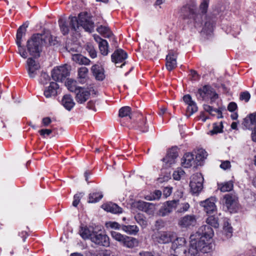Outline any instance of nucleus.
<instances>
[{"label":"nucleus","mask_w":256,"mask_h":256,"mask_svg":"<svg viewBox=\"0 0 256 256\" xmlns=\"http://www.w3.org/2000/svg\"><path fill=\"white\" fill-rule=\"evenodd\" d=\"M184 172L182 170L175 171L173 173V178L175 180H180L181 176L184 175Z\"/></svg>","instance_id":"nucleus-57"},{"label":"nucleus","mask_w":256,"mask_h":256,"mask_svg":"<svg viewBox=\"0 0 256 256\" xmlns=\"http://www.w3.org/2000/svg\"><path fill=\"white\" fill-rule=\"evenodd\" d=\"M233 188V184L230 181L222 184L220 188V190L222 192H228L231 190Z\"/></svg>","instance_id":"nucleus-44"},{"label":"nucleus","mask_w":256,"mask_h":256,"mask_svg":"<svg viewBox=\"0 0 256 256\" xmlns=\"http://www.w3.org/2000/svg\"><path fill=\"white\" fill-rule=\"evenodd\" d=\"M237 108V104L236 102H231L228 106V110L230 112H234Z\"/></svg>","instance_id":"nucleus-61"},{"label":"nucleus","mask_w":256,"mask_h":256,"mask_svg":"<svg viewBox=\"0 0 256 256\" xmlns=\"http://www.w3.org/2000/svg\"><path fill=\"white\" fill-rule=\"evenodd\" d=\"M106 226L107 228H111L112 229L114 230H120V228H122V226L120 225L117 222H109L106 224Z\"/></svg>","instance_id":"nucleus-49"},{"label":"nucleus","mask_w":256,"mask_h":256,"mask_svg":"<svg viewBox=\"0 0 256 256\" xmlns=\"http://www.w3.org/2000/svg\"><path fill=\"white\" fill-rule=\"evenodd\" d=\"M28 24H24L19 27L17 30L16 36V43L18 46V53L22 57L26 58L28 54L26 50L21 46V40L24 36L25 35Z\"/></svg>","instance_id":"nucleus-8"},{"label":"nucleus","mask_w":256,"mask_h":256,"mask_svg":"<svg viewBox=\"0 0 256 256\" xmlns=\"http://www.w3.org/2000/svg\"><path fill=\"white\" fill-rule=\"evenodd\" d=\"M208 0H204L201 3L200 6V10L201 12V14L204 15L206 12L208 8Z\"/></svg>","instance_id":"nucleus-48"},{"label":"nucleus","mask_w":256,"mask_h":256,"mask_svg":"<svg viewBox=\"0 0 256 256\" xmlns=\"http://www.w3.org/2000/svg\"><path fill=\"white\" fill-rule=\"evenodd\" d=\"M90 240L97 245L106 248L110 246V245L109 237L106 234H102L100 230H95L93 232Z\"/></svg>","instance_id":"nucleus-7"},{"label":"nucleus","mask_w":256,"mask_h":256,"mask_svg":"<svg viewBox=\"0 0 256 256\" xmlns=\"http://www.w3.org/2000/svg\"><path fill=\"white\" fill-rule=\"evenodd\" d=\"M192 154L190 152L186 153L181 160V164L183 167L189 168L192 165Z\"/></svg>","instance_id":"nucleus-30"},{"label":"nucleus","mask_w":256,"mask_h":256,"mask_svg":"<svg viewBox=\"0 0 256 256\" xmlns=\"http://www.w3.org/2000/svg\"><path fill=\"white\" fill-rule=\"evenodd\" d=\"M136 220L142 226L146 227L147 225L146 221L144 219L142 216L138 214L134 217Z\"/></svg>","instance_id":"nucleus-54"},{"label":"nucleus","mask_w":256,"mask_h":256,"mask_svg":"<svg viewBox=\"0 0 256 256\" xmlns=\"http://www.w3.org/2000/svg\"><path fill=\"white\" fill-rule=\"evenodd\" d=\"M224 204L228 210L232 212L234 210L237 206L238 197L232 194H226L224 197Z\"/></svg>","instance_id":"nucleus-13"},{"label":"nucleus","mask_w":256,"mask_h":256,"mask_svg":"<svg viewBox=\"0 0 256 256\" xmlns=\"http://www.w3.org/2000/svg\"><path fill=\"white\" fill-rule=\"evenodd\" d=\"M186 240L184 238H178L172 242L168 256H178L177 254H180L182 252L186 254Z\"/></svg>","instance_id":"nucleus-5"},{"label":"nucleus","mask_w":256,"mask_h":256,"mask_svg":"<svg viewBox=\"0 0 256 256\" xmlns=\"http://www.w3.org/2000/svg\"><path fill=\"white\" fill-rule=\"evenodd\" d=\"M198 94L203 98H210V104H212L218 98V94L212 87L208 86H205L202 89H199Z\"/></svg>","instance_id":"nucleus-11"},{"label":"nucleus","mask_w":256,"mask_h":256,"mask_svg":"<svg viewBox=\"0 0 256 256\" xmlns=\"http://www.w3.org/2000/svg\"><path fill=\"white\" fill-rule=\"evenodd\" d=\"M176 54L170 52L166 58V68L169 71L172 70L176 67Z\"/></svg>","instance_id":"nucleus-19"},{"label":"nucleus","mask_w":256,"mask_h":256,"mask_svg":"<svg viewBox=\"0 0 256 256\" xmlns=\"http://www.w3.org/2000/svg\"><path fill=\"white\" fill-rule=\"evenodd\" d=\"M170 212H172L170 210V208L166 204V203H164L163 204L162 206L160 209L158 214L160 216H164L168 214Z\"/></svg>","instance_id":"nucleus-41"},{"label":"nucleus","mask_w":256,"mask_h":256,"mask_svg":"<svg viewBox=\"0 0 256 256\" xmlns=\"http://www.w3.org/2000/svg\"><path fill=\"white\" fill-rule=\"evenodd\" d=\"M204 108L205 111L208 112L212 116H214V114H212V112H218L221 114V108H214L213 106L204 104Z\"/></svg>","instance_id":"nucleus-43"},{"label":"nucleus","mask_w":256,"mask_h":256,"mask_svg":"<svg viewBox=\"0 0 256 256\" xmlns=\"http://www.w3.org/2000/svg\"><path fill=\"white\" fill-rule=\"evenodd\" d=\"M156 228L159 230L164 226V222L162 220H158L156 222L155 224Z\"/></svg>","instance_id":"nucleus-63"},{"label":"nucleus","mask_w":256,"mask_h":256,"mask_svg":"<svg viewBox=\"0 0 256 256\" xmlns=\"http://www.w3.org/2000/svg\"><path fill=\"white\" fill-rule=\"evenodd\" d=\"M70 68L67 65L54 68L52 72V76L54 80L62 82L69 75Z\"/></svg>","instance_id":"nucleus-10"},{"label":"nucleus","mask_w":256,"mask_h":256,"mask_svg":"<svg viewBox=\"0 0 256 256\" xmlns=\"http://www.w3.org/2000/svg\"><path fill=\"white\" fill-rule=\"evenodd\" d=\"M180 16L188 23L190 22L192 17V5L188 4L182 6L179 11Z\"/></svg>","instance_id":"nucleus-15"},{"label":"nucleus","mask_w":256,"mask_h":256,"mask_svg":"<svg viewBox=\"0 0 256 256\" xmlns=\"http://www.w3.org/2000/svg\"><path fill=\"white\" fill-rule=\"evenodd\" d=\"M198 236H200L198 240L194 242L193 247V256H200V252L207 253L210 251L212 246L208 240L214 236V231L209 226H202L196 232Z\"/></svg>","instance_id":"nucleus-2"},{"label":"nucleus","mask_w":256,"mask_h":256,"mask_svg":"<svg viewBox=\"0 0 256 256\" xmlns=\"http://www.w3.org/2000/svg\"><path fill=\"white\" fill-rule=\"evenodd\" d=\"M58 23L60 30L64 34H68L70 30L68 24L71 29L74 31H77L80 26H82L86 31L88 32H92L94 28V22L86 13L80 14L78 18L70 17L68 22L60 18L58 20Z\"/></svg>","instance_id":"nucleus-1"},{"label":"nucleus","mask_w":256,"mask_h":256,"mask_svg":"<svg viewBox=\"0 0 256 256\" xmlns=\"http://www.w3.org/2000/svg\"><path fill=\"white\" fill-rule=\"evenodd\" d=\"M110 234L114 240L126 248L132 249L138 246L139 241L135 238L122 234L114 230L110 231Z\"/></svg>","instance_id":"nucleus-4"},{"label":"nucleus","mask_w":256,"mask_h":256,"mask_svg":"<svg viewBox=\"0 0 256 256\" xmlns=\"http://www.w3.org/2000/svg\"><path fill=\"white\" fill-rule=\"evenodd\" d=\"M204 178L200 173H196L193 177V194H198L203 188Z\"/></svg>","instance_id":"nucleus-16"},{"label":"nucleus","mask_w":256,"mask_h":256,"mask_svg":"<svg viewBox=\"0 0 256 256\" xmlns=\"http://www.w3.org/2000/svg\"><path fill=\"white\" fill-rule=\"evenodd\" d=\"M204 16L200 13H194L193 12V24H194L196 28H201Z\"/></svg>","instance_id":"nucleus-32"},{"label":"nucleus","mask_w":256,"mask_h":256,"mask_svg":"<svg viewBox=\"0 0 256 256\" xmlns=\"http://www.w3.org/2000/svg\"><path fill=\"white\" fill-rule=\"evenodd\" d=\"M84 194L80 192L76 194L74 196V200L72 202V206L76 207L80 202L81 198L84 196Z\"/></svg>","instance_id":"nucleus-51"},{"label":"nucleus","mask_w":256,"mask_h":256,"mask_svg":"<svg viewBox=\"0 0 256 256\" xmlns=\"http://www.w3.org/2000/svg\"><path fill=\"white\" fill-rule=\"evenodd\" d=\"M102 208L104 210L113 214H119L122 212V208L116 204L112 202L104 204L102 205Z\"/></svg>","instance_id":"nucleus-24"},{"label":"nucleus","mask_w":256,"mask_h":256,"mask_svg":"<svg viewBox=\"0 0 256 256\" xmlns=\"http://www.w3.org/2000/svg\"><path fill=\"white\" fill-rule=\"evenodd\" d=\"M131 108L129 106H126L120 108L119 110V116L121 118H124L128 116L130 119L132 118L131 116Z\"/></svg>","instance_id":"nucleus-37"},{"label":"nucleus","mask_w":256,"mask_h":256,"mask_svg":"<svg viewBox=\"0 0 256 256\" xmlns=\"http://www.w3.org/2000/svg\"><path fill=\"white\" fill-rule=\"evenodd\" d=\"M128 58L127 54L122 49H118L112 54L111 58L112 61L118 64L120 63H122L120 67L122 68L126 64L124 62Z\"/></svg>","instance_id":"nucleus-14"},{"label":"nucleus","mask_w":256,"mask_h":256,"mask_svg":"<svg viewBox=\"0 0 256 256\" xmlns=\"http://www.w3.org/2000/svg\"><path fill=\"white\" fill-rule=\"evenodd\" d=\"M66 86L70 91L74 93H76L82 88L77 86L76 82L72 79H68Z\"/></svg>","instance_id":"nucleus-31"},{"label":"nucleus","mask_w":256,"mask_h":256,"mask_svg":"<svg viewBox=\"0 0 256 256\" xmlns=\"http://www.w3.org/2000/svg\"><path fill=\"white\" fill-rule=\"evenodd\" d=\"M86 49L88 52L90 56L92 58H94L97 56V53L94 46L91 44H88L86 45Z\"/></svg>","instance_id":"nucleus-42"},{"label":"nucleus","mask_w":256,"mask_h":256,"mask_svg":"<svg viewBox=\"0 0 256 256\" xmlns=\"http://www.w3.org/2000/svg\"><path fill=\"white\" fill-rule=\"evenodd\" d=\"M224 234L227 238H231L232 235V228L228 222L224 223Z\"/></svg>","instance_id":"nucleus-39"},{"label":"nucleus","mask_w":256,"mask_h":256,"mask_svg":"<svg viewBox=\"0 0 256 256\" xmlns=\"http://www.w3.org/2000/svg\"><path fill=\"white\" fill-rule=\"evenodd\" d=\"M52 36L49 34H34L26 44L27 50L30 54L35 58H38L42 52V48L44 44H50Z\"/></svg>","instance_id":"nucleus-3"},{"label":"nucleus","mask_w":256,"mask_h":256,"mask_svg":"<svg viewBox=\"0 0 256 256\" xmlns=\"http://www.w3.org/2000/svg\"><path fill=\"white\" fill-rule=\"evenodd\" d=\"M248 116L254 124V127H256V112L250 114Z\"/></svg>","instance_id":"nucleus-64"},{"label":"nucleus","mask_w":256,"mask_h":256,"mask_svg":"<svg viewBox=\"0 0 256 256\" xmlns=\"http://www.w3.org/2000/svg\"><path fill=\"white\" fill-rule=\"evenodd\" d=\"M39 132L42 136L45 137L46 135L49 136L51 134L52 130L50 129H42L39 130Z\"/></svg>","instance_id":"nucleus-60"},{"label":"nucleus","mask_w":256,"mask_h":256,"mask_svg":"<svg viewBox=\"0 0 256 256\" xmlns=\"http://www.w3.org/2000/svg\"><path fill=\"white\" fill-rule=\"evenodd\" d=\"M167 156H170V157L174 158L175 160L178 156V154L176 148H172L168 152Z\"/></svg>","instance_id":"nucleus-56"},{"label":"nucleus","mask_w":256,"mask_h":256,"mask_svg":"<svg viewBox=\"0 0 256 256\" xmlns=\"http://www.w3.org/2000/svg\"><path fill=\"white\" fill-rule=\"evenodd\" d=\"M196 160H194V167H197L199 166H201L203 164L204 161L206 158L208 154L206 152L202 149H198L196 152Z\"/></svg>","instance_id":"nucleus-21"},{"label":"nucleus","mask_w":256,"mask_h":256,"mask_svg":"<svg viewBox=\"0 0 256 256\" xmlns=\"http://www.w3.org/2000/svg\"><path fill=\"white\" fill-rule=\"evenodd\" d=\"M170 156L166 155L162 159L163 162L164 163V167L166 168L171 166L172 164L175 163V160Z\"/></svg>","instance_id":"nucleus-45"},{"label":"nucleus","mask_w":256,"mask_h":256,"mask_svg":"<svg viewBox=\"0 0 256 256\" xmlns=\"http://www.w3.org/2000/svg\"><path fill=\"white\" fill-rule=\"evenodd\" d=\"M223 126L222 122H220L219 124L214 123L213 124V128L212 130L210 133L211 135L217 134L222 132Z\"/></svg>","instance_id":"nucleus-40"},{"label":"nucleus","mask_w":256,"mask_h":256,"mask_svg":"<svg viewBox=\"0 0 256 256\" xmlns=\"http://www.w3.org/2000/svg\"><path fill=\"white\" fill-rule=\"evenodd\" d=\"M242 125L246 128L252 130L254 128L252 126H254V124H252V121H251L248 116L244 119Z\"/></svg>","instance_id":"nucleus-46"},{"label":"nucleus","mask_w":256,"mask_h":256,"mask_svg":"<svg viewBox=\"0 0 256 256\" xmlns=\"http://www.w3.org/2000/svg\"><path fill=\"white\" fill-rule=\"evenodd\" d=\"M62 104L68 110H70L75 105L72 98L69 94H66L62 99Z\"/></svg>","instance_id":"nucleus-28"},{"label":"nucleus","mask_w":256,"mask_h":256,"mask_svg":"<svg viewBox=\"0 0 256 256\" xmlns=\"http://www.w3.org/2000/svg\"><path fill=\"white\" fill-rule=\"evenodd\" d=\"M192 222V216L186 215L182 218L179 221V224L182 227H188L191 225Z\"/></svg>","instance_id":"nucleus-35"},{"label":"nucleus","mask_w":256,"mask_h":256,"mask_svg":"<svg viewBox=\"0 0 256 256\" xmlns=\"http://www.w3.org/2000/svg\"><path fill=\"white\" fill-rule=\"evenodd\" d=\"M122 230L129 234L136 235L139 231L138 228L136 225H122Z\"/></svg>","instance_id":"nucleus-29"},{"label":"nucleus","mask_w":256,"mask_h":256,"mask_svg":"<svg viewBox=\"0 0 256 256\" xmlns=\"http://www.w3.org/2000/svg\"><path fill=\"white\" fill-rule=\"evenodd\" d=\"M103 197L102 192H93L89 194L88 201L90 203L96 202L100 200Z\"/></svg>","instance_id":"nucleus-34"},{"label":"nucleus","mask_w":256,"mask_h":256,"mask_svg":"<svg viewBox=\"0 0 256 256\" xmlns=\"http://www.w3.org/2000/svg\"><path fill=\"white\" fill-rule=\"evenodd\" d=\"M173 238V233L170 232L156 231L152 235L153 240L160 244H168L172 242Z\"/></svg>","instance_id":"nucleus-6"},{"label":"nucleus","mask_w":256,"mask_h":256,"mask_svg":"<svg viewBox=\"0 0 256 256\" xmlns=\"http://www.w3.org/2000/svg\"><path fill=\"white\" fill-rule=\"evenodd\" d=\"M206 222L208 224V226H209L211 228H212L210 227V226L214 228H218L219 226L218 220L213 216L208 218ZM206 226H207V225Z\"/></svg>","instance_id":"nucleus-38"},{"label":"nucleus","mask_w":256,"mask_h":256,"mask_svg":"<svg viewBox=\"0 0 256 256\" xmlns=\"http://www.w3.org/2000/svg\"><path fill=\"white\" fill-rule=\"evenodd\" d=\"M183 101L188 105L186 110L185 116L190 118L192 115V98L189 94H186L182 97Z\"/></svg>","instance_id":"nucleus-26"},{"label":"nucleus","mask_w":256,"mask_h":256,"mask_svg":"<svg viewBox=\"0 0 256 256\" xmlns=\"http://www.w3.org/2000/svg\"><path fill=\"white\" fill-rule=\"evenodd\" d=\"M216 201V198L212 197L204 201L201 202L200 206L204 207V210L206 213L211 214L216 210V206L215 204Z\"/></svg>","instance_id":"nucleus-17"},{"label":"nucleus","mask_w":256,"mask_h":256,"mask_svg":"<svg viewBox=\"0 0 256 256\" xmlns=\"http://www.w3.org/2000/svg\"><path fill=\"white\" fill-rule=\"evenodd\" d=\"M98 47L101 54L104 56H106L108 53V44L106 40L101 41L98 44Z\"/></svg>","instance_id":"nucleus-36"},{"label":"nucleus","mask_w":256,"mask_h":256,"mask_svg":"<svg viewBox=\"0 0 256 256\" xmlns=\"http://www.w3.org/2000/svg\"><path fill=\"white\" fill-rule=\"evenodd\" d=\"M178 202V200H174L171 201H168L166 203L172 212V210L176 209L178 206L179 204Z\"/></svg>","instance_id":"nucleus-52"},{"label":"nucleus","mask_w":256,"mask_h":256,"mask_svg":"<svg viewBox=\"0 0 256 256\" xmlns=\"http://www.w3.org/2000/svg\"><path fill=\"white\" fill-rule=\"evenodd\" d=\"M90 256H109L107 250H101L96 253L90 254Z\"/></svg>","instance_id":"nucleus-58"},{"label":"nucleus","mask_w":256,"mask_h":256,"mask_svg":"<svg viewBox=\"0 0 256 256\" xmlns=\"http://www.w3.org/2000/svg\"><path fill=\"white\" fill-rule=\"evenodd\" d=\"M220 167L224 170L230 168L231 167L230 162L228 160L224 161L222 162Z\"/></svg>","instance_id":"nucleus-59"},{"label":"nucleus","mask_w":256,"mask_h":256,"mask_svg":"<svg viewBox=\"0 0 256 256\" xmlns=\"http://www.w3.org/2000/svg\"><path fill=\"white\" fill-rule=\"evenodd\" d=\"M250 98V94L248 91L242 92L240 94V100H244L246 102L249 101Z\"/></svg>","instance_id":"nucleus-50"},{"label":"nucleus","mask_w":256,"mask_h":256,"mask_svg":"<svg viewBox=\"0 0 256 256\" xmlns=\"http://www.w3.org/2000/svg\"><path fill=\"white\" fill-rule=\"evenodd\" d=\"M88 72V69L86 67H82L78 70V78L80 79H84Z\"/></svg>","instance_id":"nucleus-47"},{"label":"nucleus","mask_w":256,"mask_h":256,"mask_svg":"<svg viewBox=\"0 0 256 256\" xmlns=\"http://www.w3.org/2000/svg\"><path fill=\"white\" fill-rule=\"evenodd\" d=\"M26 70L30 78H34L38 74L40 66L39 62L32 58L28 59Z\"/></svg>","instance_id":"nucleus-12"},{"label":"nucleus","mask_w":256,"mask_h":256,"mask_svg":"<svg viewBox=\"0 0 256 256\" xmlns=\"http://www.w3.org/2000/svg\"><path fill=\"white\" fill-rule=\"evenodd\" d=\"M215 22V20L213 18H211L210 17L207 18L204 23V26L202 29V32H203L206 35L210 34L213 31Z\"/></svg>","instance_id":"nucleus-25"},{"label":"nucleus","mask_w":256,"mask_h":256,"mask_svg":"<svg viewBox=\"0 0 256 256\" xmlns=\"http://www.w3.org/2000/svg\"><path fill=\"white\" fill-rule=\"evenodd\" d=\"M97 31L105 38H110L113 36V34L110 28L106 26H100L97 28Z\"/></svg>","instance_id":"nucleus-33"},{"label":"nucleus","mask_w":256,"mask_h":256,"mask_svg":"<svg viewBox=\"0 0 256 256\" xmlns=\"http://www.w3.org/2000/svg\"><path fill=\"white\" fill-rule=\"evenodd\" d=\"M58 88L59 86L56 82H50V86L46 87L44 90V96L46 98L54 97L57 94Z\"/></svg>","instance_id":"nucleus-20"},{"label":"nucleus","mask_w":256,"mask_h":256,"mask_svg":"<svg viewBox=\"0 0 256 256\" xmlns=\"http://www.w3.org/2000/svg\"><path fill=\"white\" fill-rule=\"evenodd\" d=\"M50 80L49 76L46 72H42L40 77V82L43 84H46Z\"/></svg>","instance_id":"nucleus-53"},{"label":"nucleus","mask_w":256,"mask_h":256,"mask_svg":"<svg viewBox=\"0 0 256 256\" xmlns=\"http://www.w3.org/2000/svg\"><path fill=\"white\" fill-rule=\"evenodd\" d=\"M134 206L138 210L148 215L153 216L156 210V205L153 203L138 200L134 203Z\"/></svg>","instance_id":"nucleus-9"},{"label":"nucleus","mask_w":256,"mask_h":256,"mask_svg":"<svg viewBox=\"0 0 256 256\" xmlns=\"http://www.w3.org/2000/svg\"><path fill=\"white\" fill-rule=\"evenodd\" d=\"M133 126L142 132H146L148 131V127L146 125V119L142 114L138 115L137 120L134 122V125Z\"/></svg>","instance_id":"nucleus-22"},{"label":"nucleus","mask_w":256,"mask_h":256,"mask_svg":"<svg viewBox=\"0 0 256 256\" xmlns=\"http://www.w3.org/2000/svg\"><path fill=\"white\" fill-rule=\"evenodd\" d=\"M91 70L96 80H102L105 78L104 70L102 66L94 64L92 67Z\"/></svg>","instance_id":"nucleus-23"},{"label":"nucleus","mask_w":256,"mask_h":256,"mask_svg":"<svg viewBox=\"0 0 256 256\" xmlns=\"http://www.w3.org/2000/svg\"><path fill=\"white\" fill-rule=\"evenodd\" d=\"M82 58V56L80 54H74L72 56V60L78 63V64H80Z\"/></svg>","instance_id":"nucleus-62"},{"label":"nucleus","mask_w":256,"mask_h":256,"mask_svg":"<svg viewBox=\"0 0 256 256\" xmlns=\"http://www.w3.org/2000/svg\"><path fill=\"white\" fill-rule=\"evenodd\" d=\"M95 230L93 228H88L86 226H81L79 230V234L83 239H90L93 234V232Z\"/></svg>","instance_id":"nucleus-27"},{"label":"nucleus","mask_w":256,"mask_h":256,"mask_svg":"<svg viewBox=\"0 0 256 256\" xmlns=\"http://www.w3.org/2000/svg\"><path fill=\"white\" fill-rule=\"evenodd\" d=\"M190 208V205L187 203L184 202V204H182L180 205V208L178 210V212H186L189 208Z\"/></svg>","instance_id":"nucleus-55"},{"label":"nucleus","mask_w":256,"mask_h":256,"mask_svg":"<svg viewBox=\"0 0 256 256\" xmlns=\"http://www.w3.org/2000/svg\"><path fill=\"white\" fill-rule=\"evenodd\" d=\"M76 94V100L79 104H83L90 98V92L86 88H81Z\"/></svg>","instance_id":"nucleus-18"}]
</instances>
